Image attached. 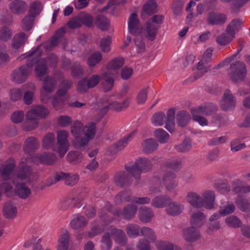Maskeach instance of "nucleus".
<instances>
[{
	"instance_id": "nucleus-1",
	"label": "nucleus",
	"mask_w": 250,
	"mask_h": 250,
	"mask_svg": "<svg viewBox=\"0 0 250 250\" xmlns=\"http://www.w3.org/2000/svg\"><path fill=\"white\" fill-rule=\"evenodd\" d=\"M71 132L74 136V147L81 150H84L90 140L94 138L96 133V124L90 123L83 127L82 123L76 121L71 127Z\"/></svg>"
},
{
	"instance_id": "nucleus-2",
	"label": "nucleus",
	"mask_w": 250,
	"mask_h": 250,
	"mask_svg": "<svg viewBox=\"0 0 250 250\" xmlns=\"http://www.w3.org/2000/svg\"><path fill=\"white\" fill-rule=\"evenodd\" d=\"M30 159L27 158L25 160L26 163L21 162L18 168L17 177L14 178L13 183L15 185V194L20 198L25 199L27 198L31 193V190L25 184L19 183L18 179L25 180L27 179L31 174V167L27 165V163L30 162Z\"/></svg>"
},
{
	"instance_id": "nucleus-3",
	"label": "nucleus",
	"mask_w": 250,
	"mask_h": 250,
	"mask_svg": "<svg viewBox=\"0 0 250 250\" xmlns=\"http://www.w3.org/2000/svg\"><path fill=\"white\" fill-rule=\"evenodd\" d=\"M49 113L46 108L42 105L34 106L26 114V118L22 125L23 130L31 131L37 127L40 118H45Z\"/></svg>"
},
{
	"instance_id": "nucleus-4",
	"label": "nucleus",
	"mask_w": 250,
	"mask_h": 250,
	"mask_svg": "<svg viewBox=\"0 0 250 250\" xmlns=\"http://www.w3.org/2000/svg\"><path fill=\"white\" fill-rule=\"evenodd\" d=\"M175 108H171L167 112V115L163 112H158L152 117V123L155 126H162L166 124L165 128L170 132L174 131L175 128Z\"/></svg>"
},
{
	"instance_id": "nucleus-5",
	"label": "nucleus",
	"mask_w": 250,
	"mask_h": 250,
	"mask_svg": "<svg viewBox=\"0 0 250 250\" xmlns=\"http://www.w3.org/2000/svg\"><path fill=\"white\" fill-rule=\"evenodd\" d=\"M152 163L150 160L146 158H140L137 160L132 167H125V169L136 179L140 178L142 172H147L152 168Z\"/></svg>"
},
{
	"instance_id": "nucleus-6",
	"label": "nucleus",
	"mask_w": 250,
	"mask_h": 250,
	"mask_svg": "<svg viewBox=\"0 0 250 250\" xmlns=\"http://www.w3.org/2000/svg\"><path fill=\"white\" fill-rule=\"evenodd\" d=\"M213 48H208L203 55L200 61L196 65V70L193 73V77L196 80L207 73L211 68V65L210 62L211 61Z\"/></svg>"
},
{
	"instance_id": "nucleus-7",
	"label": "nucleus",
	"mask_w": 250,
	"mask_h": 250,
	"mask_svg": "<svg viewBox=\"0 0 250 250\" xmlns=\"http://www.w3.org/2000/svg\"><path fill=\"white\" fill-rule=\"evenodd\" d=\"M230 79L234 83L243 82L245 80L247 74V70L245 64L241 61H236L230 64L228 70Z\"/></svg>"
},
{
	"instance_id": "nucleus-8",
	"label": "nucleus",
	"mask_w": 250,
	"mask_h": 250,
	"mask_svg": "<svg viewBox=\"0 0 250 250\" xmlns=\"http://www.w3.org/2000/svg\"><path fill=\"white\" fill-rule=\"evenodd\" d=\"M57 84L56 79L52 77H46L43 81L41 91V100L46 103L51 98L50 94L55 90Z\"/></svg>"
},
{
	"instance_id": "nucleus-9",
	"label": "nucleus",
	"mask_w": 250,
	"mask_h": 250,
	"mask_svg": "<svg viewBox=\"0 0 250 250\" xmlns=\"http://www.w3.org/2000/svg\"><path fill=\"white\" fill-rule=\"evenodd\" d=\"M35 65V72L38 77H42L47 73L48 68L46 65V61L44 59H39L38 58H33L28 60L27 66L31 68Z\"/></svg>"
},
{
	"instance_id": "nucleus-10",
	"label": "nucleus",
	"mask_w": 250,
	"mask_h": 250,
	"mask_svg": "<svg viewBox=\"0 0 250 250\" xmlns=\"http://www.w3.org/2000/svg\"><path fill=\"white\" fill-rule=\"evenodd\" d=\"M30 72L31 70L26 63L13 71L11 75L12 79L17 83H22L26 81Z\"/></svg>"
},
{
	"instance_id": "nucleus-11",
	"label": "nucleus",
	"mask_w": 250,
	"mask_h": 250,
	"mask_svg": "<svg viewBox=\"0 0 250 250\" xmlns=\"http://www.w3.org/2000/svg\"><path fill=\"white\" fill-rule=\"evenodd\" d=\"M227 20V17L225 14L211 11L207 15L206 21L210 25H221L225 23Z\"/></svg>"
},
{
	"instance_id": "nucleus-12",
	"label": "nucleus",
	"mask_w": 250,
	"mask_h": 250,
	"mask_svg": "<svg viewBox=\"0 0 250 250\" xmlns=\"http://www.w3.org/2000/svg\"><path fill=\"white\" fill-rule=\"evenodd\" d=\"M72 238L69 231L62 229L58 239L57 250H69L72 244Z\"/></svg>"
},
{
	"instance_id": "nucleus-13",
	"label": "nucleus",
	"mask_w": 250,
	"mask_h": 250,
	"mask_svg": "<svg viewBox=\"0 0 250 250\" xmlns=\"http://www.w3.org/2000/svg\"><path fill=\"white\" fill-rule=\"evenodd\" d=\"M129 172L122 171L116 173L114 176L115 184L120 187H127L131 185L133 179Z\"/></svg>"
},
{
	"instance_id": "nucleus-14",
	"label": "nucleus",
	"mask_w": 250,
	"mask_h": 250,
	"mask_svg": "<svg viewBox=\"0 0 250 250\" xmlns=\"http://www.w3.org/2000/svg\"><path fill=\"white\" fill-rule=\"evenodd\" d=\"M137 210V206L132 204H128L123 208V210H116L114 214L118 217L122 216L125 220H130L134 218Z\"/></svg>"
},
{
	"instance_id": "nucleus-15",
	"label": "nucleus",
	"mask_w": 250,
	"mask_h": 250,
	"mask_svg": "<svg viewBox=\"0 0 250 250\" xmlns=\"http://www.w3.org/2000/svg\"><path fill=\"white\" fill-rule=\"evenodd\" d=\"M235 98L229 89H226L224 93L223 99L221 102V107L224 111L230 110L235 106Z\"/></svg>"
},
{
	"instance_id": "nucleus-16",
	"label": "nucleus",
	"mask_w": 250,
	"mask_h": 250,
	"mask_svg": "<svg viewBox=\"0 0 250 250\" xmlns=\"http://www.w3.org/2000/svg\"><path fill=\"white\" fill-rule=\"evenodd\" d=\"M201 199L203 207L208 209L214 208L215 200V194L214 191L210 190L204 191L201 194Z\"/></svg>"
},
{
	"instance_id": "nucleus-17",
	"label": "nucleus",
	"mask_w": 250,
	"mask_h": 250,
	"mask_svg": "<svg viewBox=\"0 0 250 250\" xmlns=\"http://www.w3.org/2000/svg\"><path fill=\"white\" fill-rule=\"evenodd\" d=\"M117 73L115 71H106L103 74L102 84L104 91L105 92L109 91L112 89L114 86V79L116 76Z\"/></svg>"
},
{
	"instance_id": "nucleus-18",
	"label": "nucleus",
	"mask_w": 250,
	"mask_h": 250,
	"mask_svg": "<svg viewBox=\"0 0 250 250\" xmlns=\"http://www.w3.org/2000/svg\"><path fill=\"white\" fill-rule=\"evenodd\" d=\"M184 208L183 204L177 202L172 201L171 200L165 209V212L168 215L177 216L183 212Z\"/></svg>"
},
{
	"instance_id": "nucleus-19",
	"label": "nucleus",
	"mask_w": 250,
	"mask_h": 250,
	"mask_svg": "<svg viewBox=\"0 0 250 250\" xmlns=\"http://www.w3.org/2000/svg\"><path fill=\"white\" fill-rule=\"evenodd\" d=\"M128 24L129 31L132 35L142 34V30L140 26L139 19L136 13H132L130 15Z\"/></svg>"
},
{
	"instance_id": "nucleus-20",
	"label": "nucleus",
	"mask_w": 250,
	"mask_h": 250,
	"mask_svg": "<svg viewBox=\"0 0 250 250\" xmlns=\"http://www.w3.org/2000/svg\"><path fill=\"white\" fill-rule=\"evenodd\" d=\"M184 239L190 242H193L200 238V232L194 227H188L183 230Z\"/></svg>"
},
{
	"instance_id": "nucleus-21",
	"label": "nucleus",
	"mask_w": 250,
	"mask_h": 250,
	"mask_svg": "<svg viewBox=\"0 0 250 250\" xmlns=\"http://www.w3.org/2000/svg\"><path fill=\"white\" fill-rule=\"evenodd\" d=\"M186 199L187 202L193 207L200 208H203L201 202V196L195 191H190L187 193Z\"/></svg>"
},
{
	"instance_id": "nucleus-22",
	"label": "nucleus",
	"mask_w": 250,
	"mask_h": 250,
	"mask_svg": "<svg viewBox=\"0 0 250 250\" xmlns=\"http://www.w3.org/2000/svg\"><path fill=\"white\" fill-rule=\"evenodd\" d=\"M158 30V27L155 26L154 24L147 21L145 25L143 33L146 39L149 41H153L156 39Z\"/></svg>"
},
{
	"instance_id": "nucleus-23",
	"label": "nucleus",
	"mask_w": 250,
	"mask_h": 250,
	"mask_svg": "<svg viewBox=\"0 0 250 250\" xmlns=\"http://www.w3.org/2000/svg\"><path fill=\"white\" fill-rule=\"evenodd\" d=\"M27 7V4L22 0H14L9 5L10 11L15 14L23 13L26 11Z\"/></svg>"
},
{
	"instance_id": "nucleus-24",
	"label": "nucleus",
	"mask_w": 250,
	"mask_h": 250,
	"mask_svg": "<svg viewBox=\"0 0 250 250\" xmlns=\"http://www.w3.org/2000/svg\"><path fill=\"white\" fill-rule=\"evenodd\" d=\"M110 232L116 243L121 246H125L127 244V238L123 230L115 228L112 229Z\"/></svg>"
},
{
	"instance_id": "nucleus-25",
	"label": "nucleus",
	"mask_w": 250,
	"mask_h": 250,
	"mask_svg": "<svg viewBox=\"0 0 250 250\" xmlns=\"http://www.w3.org/2000/svg\"><path fill=\"white\" fill-rule=\"evenodd\" d=\"M37 159L42 164L51 165L56 162L57 157L55 154L51 152H45L43 154H36L34 159Z\"/></svg>"
},
{
	"instance_id": "nucleus-26",
	"label": "nucleus",
	"mask_w": 250,
	"mask_h": 250,
	"mask_svg": "<svg viewBox=\"0 0 250 250\" xmlns=\"http://www.w3.org/2000/svg\"><path fill=\"white\" fill-rule=\"evenodd\" d=\"M136 133V130L132 131L127 136H125L123 139L113 145L110 148L115 152L123 150L127 145L128 143L133 139Z\"/></svg>"
},
{
	"instance_id": "nucleus-27",
	"label": "nucleus",
	"mask_w": 250,
	"mask_h": 250,
	"mask_svg": "<svg viewBox=\"0 0 250 250\" xmlns=\"http://www.w3.org/2000/svg\"><path fill=\"white\" fill-rule=\"evenodd\" d=\"M171 198L167 195H158L153 198L151 201V206L157 208H163L167 206Z\"/></svg>"
},
{
	"instance_id": "nucleus-28",
	"label": "nucleus",
	"mask_w": 250,
	"mask_h": 250,
	"mask_svg": "<svg viewBox=\"0 0 250 250\" xmlns=\"http://www.w3.org/2000/svg\"><path fill=\"white\" fill-rule=\"evenodd\" d=\"M2 211L4 216L8 219L15 218L17 214V207L11 201L4 203Z\"/></svg>"
},
{
	"instance_id": "nucleus-29",
	"label": "nucleus",
	"mask_w": 250,
	"mask_h": 250,
	"mask_svg": "<svg viewBox=\"0 0 250 250\" xmlns=\"http://www.w3.org/2000/svg\"><path fill=\"white\" fill-rule=\"evenodd\" d=\"M40 145L38 139L34 137H30L25 141L23 150L25 153H30L37 150Z\"/></svg>"
},
{
	"instance_id": "nucleus-30",
	"label": "nucleus",
	"mask_w": 250,
	"mask_h": 250,
	"mask_svg": "<svg viewBox=\"0 0 250 250\" xmlns=\"http://www.w3.org/2000/svg\"><path fill=\"white\" fill-rule=\"evenodd\" d=\"M154 216L152 209L146 206H142L139 209V218L144 223L149 222Z\"/></svg>"
},
{
	"instance_id": "nucleus-31",
	"label": "nucleus",
	"mask_w": 250,
	"mask_h": 250,
	"mask_svg": "<svg viewBox=\"0 0 250 250\" xmlns=\"http://www.w3.org/2000/svg\"><path fill=\"white\" fill-rule=\"evenodd\" d=\"M142 147L144 153L149 154L157 149L158 144L154 139L149 138L146 139L142 142Z\"/></svg>"
},
{
	"instance_id": "nucleus-32",
	"label": "nucleus",
	"mask_w": 250,
	"mask_h": 250,
	"mask_svg": "<svg viewBox=\"0 0 250 250\" xmlns=\"http://www.w3.org/2000/svg\"><path fill=\"white\" fill-rule=\"evenodd\" d=\"M16 166L14 162H11L1 167L0 168V175L1 178L4 180L10 179Z\"/></svg>"
},
{
	"instance_id": "nucleus-33",
	"label": "nucleus",
	"mask_w": 250,
	"mask_h": 250,
	"mask_svg": "<svg viewBox=\"0 0 250 250\" xmlns=\"http://www.w3.org/2000/svg\"><path fill=\"white\" fill-rule=\"evenodd\" d=\"M206 217L205 214L198 211L191 215L190 222L192 225L200 228L206 223Z\"/></svg>"
},
{
	"instance_id": "nucleus-34",
	"label": "nucleus",
	"mask_w": 250,
	"mask_h": 250,
	"mask_svg": "<svg viewBox=\"0 0 250 250\" xmlns=\"http://www.w3.org/2000/svg\"><path fill=\"white\" fill-rule=\"evenodd\" d=\"M87 222L84 217L79 214L73 216L70 222V226L73 229H78L86 226Z\"/></svg>"
},
{
	"instance_id": "nucleus-35",
	"label": "nucleus",
	"mask_w": 250,
	"mask_h": 250,
	"mask_svg": "<svg viewBox=\"0 0 250 250\" xmlns=\"http://www.w3.org/2000/svg\"><path fill=\"white\" fill-rule=\"evenodd\" d=\"M217 108L213 104L207 105L200 106L197 108H193V111L199 114H203L207 116L211 115L216 112Z\"/></svg>"
},
{
	"instance_id": "nucleus-36",
	"label": "nucleus",
	"mask_w": 250,
	"mask_h": 250,
	"mask_svg": "<svg viewBox=\"0 0 250 250\" xmlns=\"http://www.w3.org/2000/svg\"><path fill=\"white\" fill-rule=\"evenodd\" d=\"M134 197L132 195L130 190H125L120 192L115 197L116 204H120L125 202L133 203Z\"/></svg>"
},
{
	"instance_id": "nucleus-37",
	"label": "nucleus",
	"mask_w": 250,
	"mask_h": 250,
	"mask_svg": "<svg viewBox=\"0 0 250 250\" xmlns=\"http://www.w3.org/2000/svg\"><path fill=\"white\" fill-rule=\"evenodd\" d=\"M56 137L54 133L48 132L42 139V147L46 149L52 148L55 145Z\"/></svg>"
},
{
	"instance_id": "nucleus-38",
	"label": "nucleus",
	"mask_w": 250,
	"mask_h": 250,
	"mask_svg": "<svg viewBox=\"0 0 250 250\" xmlns=\"http://www.w3.org/2000/svg\"><path fill=\"white\" fill-rule=\"evenodd\" d=\"M190 119L189 114L185 111L181 110L177 112L176 115V121L178 125L184 127L188 124Z\"/></svg>"
},
{
	"instance_id": "nucleus-39",
	"label": "nucleus",
	"mask_w": 250,
	"mask_h": 250,
	"mask_svg": "<svg viewBox=\"0 0 250 250\" xmlns=\"http://www.w3.org/2000/svg\"><path fill=\"white\" fill-rule=\"evenodd\" d=\"M28 36L23 32L16 34L12 40V46L15 49H18L24 44L27 40Z\"/></svg>"
},
{
	"instance_id": "nucleus-40",
	"label": "nucleus",
	"mask_w": 250,
	"mask_h": 250,
	"mask_svg": "<svg viewBox=\"0 0 250 250\" xmlns=\"http://www.w3.org/2000/svg\"><path fill=\"white\" fill-rule=\"evenodd\" d=\"M242 21L239 19H234L228 25L226 28V32L227 34H231L232 37L234 36L237 31L240 28Z\"/></svg>"
},
{
	"instance_id": "nucleus-41",
	"label": "nucleus",
	"mask_w": 250,
	"mask_h": 250,
	"mask_svg": "<svg viewBox=\"0 0 250 250\" xmlns=\"http://www.w3.org/2000/svg\"><path fill=\"white\" fill-rule=\"evenodd\" d=\"M157 12V4L155 0H148L142 8V12L152 15Z\"/></svg>"
},
{
	"instance_id": "nucleus-42",
	"label": "nucleus",
	"mask_w": 250,
	"mask_h": 250,
	"mask_svg": "<svg viewBox=\"0 0 250 250\" xmlns=\"http://www.w3.org/2000/svg\"><path fill=\"white\" fill-rule=\"evenodd\" d=\"M95 24L102 31H106L109 29L110 22L109 20L105 16L99 15L96 18Z\"/></svg>"
},
{
	"instance_id": "nucleus-43",
	"label": "nucleus",
	"mask_w": 250,
	"mask_h": 250,
	"mask_svg": "<svg viewBox=\"0 0 250 250\" xmlns=\"http://www.w3.org/2000/svg\"><path fill=\"white\" fill-rule=\"evenodd\" d=\"M67 160L73 165H76L81 163L83 159V156L81 153L77 151H71L67 155Z\"/></svg>"
},
{
	"instance_id": "nucleus-44",
	"label": "nucleus",
	"mask_w": 250,
	"mask_h": 250,
	"mask_svg": "<svg viewBox=\"0 0 250 250\" xmlns=\"http://www.w3.org/2000/svg\"><path fill=\"white\" fill-rule=\"evenodd\" d=\"M103 59V55L100 52L97 51L91 54L88 58L87 64L90 67L95 66L100 63Z\"/></svg>"
},
{
	"instance_id": "nucleus-45",
	"label": "nucleus",
	"mask_w": 250,
	"mask_h": 250,
	"mask_svg": "<svg viewBox=\"0 0 250 250\" xmlns=\"http://www.w3.org/2000/svg\"><path fill=\"white\" fill-rule=\"evenodd\" d=\"M235 204L240 210L246 212L250 211V202L248 199L239 197L236 200Z\"/></svg>"
},
{
	"instance_id": "nucleus-46",
	"label": "nucleus",
	"mask_w": 250,
	"mask_h": 250,
	"mask_svg": "<svg viewBox=\"0 0 250 250\" xmlns=\"http://www.w3.org/2000/svg\"><path fill=\"white\" fill-rule=\"evenodd\" d=\"M124 64V60L122 58H117L111 61L107 65V71H115L121 68Z\"/></svg>"
},
{
	"instance_id": "nucleus-47",
	"label": "nucleus",
	"mask_w": 250,
	"mask_h": 250,
	"mask_svg": "<svg viewBox=\"0 0 250 250\" xmlns=\"http://www.w3.org/2000/svg\"><path fill=\"white\" fill-rule=\"evenodd\" d=\"M42 9V5L41 1L36 0L30 4L29 12V16H33L34 18L38 15Z\"/></svg>"
},
{
	"instance_id": "nucleus-48",
	"label": "nucleus",
	"mask_w": 250,
	"mask_h": 250,
	"mask_svg": "<svg viewBox=\"0 0 250 250\" xmlns=\"http://www.w3.org/2000/svg\"><path fill=\"white\" fill-rule=\"evenodd\" d=\"M73 85V82L70 80L63 81L60 84V88L57 90V95L59 96H64L69 89Z\"/></svg>"
},
{
	"instance_id": "nucleus-49",
	"label": "nucleus",
	"mask_w": 250,
	"mask_h": 250,
	"mask_svg": "<svg viewBox=\"0 0 250 250\" xmlns=\"http://www.w3.org/2000/svg\"><path fill=\"white\" fill-rule=\"evenodd\" d=\"M176 150L181 153L188 152L191 148V142L190 139L186 138L179 145L175 146Z\"/></svg>"
},
{
	"instance_id": "nucleus-50",
	"label": "nucleus",
	"mask_w": 250,
	"mask_h": 250,
	"mask_svg": "<svg viewBox=\"0 0 250 250\" xmlns=\"http://www.w3.org/2000/svg\"><path fill=\"white\" fill-rule=\"evenodd\" d=\"M111 233L106 232L102 237L101 242L103 250H110L112 246V241Z\"/></svg>"
},
{
	"instance_id": "nucleus-51",
	"label": "nucleus",
	"mask_w": 250,
	"mask_h": 250,
	"mask_svg": "<svg viewBox=\"0 0 250 250\" xmlns=\"http://www.w3.org/2000/svg\"><path fill=\"white\" fill-rule=\"evenodd\" d=\"M154 135L158 141L162 144L167 143L169 138V135L162 128L155 130Z\"/></svg>"
},
{
	"instance_id": "nucleus-52",
	"label": "nucleus",
	"mask_w": 250,
	"mask_h": 250,
	"mask_svg": "<svg viewBox=\"0 0 250 250\" xmlns=\"http://www.w3.org/2000/svg\"><path fill=\"white\" fill-rule=\"evenodd\" d=\"M134 42L136 47L137 52L142 53L146 51V45L142 34L134 35Z\"/></svg>"
},
{
	"instance_id": "nucleus-53",
	"label": "nucleus",
	"mask_w": 250,
	"mask_h": 250,
	"mask_svg": "<svg viewBox=\"0 0 250 250\" xmlns=\"http://www.w3.org/2000/svg\"><path fill=\"white\" fill-rule=\"evenodd\" d=\"M125 230L129 237L135 238L139 235L140 229L136 224H129L126 226Z\"/></svg>"
},
{
	"instance_id": "nucleus-54",
	"label": "nucleus",
	"mask_w": 250,
	"mask_h": 250,
	"mask_svg": "<svg viewBox=\"0 0 250 250\" xmlns=\"http://www.w3.org/2000/svg\"><path fill=\"white\" fill-rule=\"evenodd\" d=\"M71 75L73 78H80L83 75V68L81 63L76 62L71 67Z\"/></svg>"
},
{
	"instance_id": "nucleus-55",
	"label": "nucleus",
	"mask_w": 250,
	"mask_h": 250,
	"mask_svg": "<svg viewBox=\"0 0 250 250\" xmlns=\"http://www.w3.org/2000/svg\"><path fill=\"white\" fill-rule=\"evenodd\" d=\"M35 18L33 16L27 15L22 20L21 26L22 29L25 31L30 30L33 25Z\"/></svg>"
},
{
	"instance_id": "nucleus-56",
	"label": "nucleus",
	"mask_w": 250,
	"mask_h": 250,
	"mask_svg": "<svg viewBox=\"0 0 250 250\" xmlns=\"http://www.w3.org/2000/svg\"><path fill=\"white\" fill-rule=\"evenodd\" d=\"M68 173H65L63 172H57L55 174L54 179H49L46 183V186L50 187L55 184L57 182L63 180L64 182L67 177Z\"/></svg>"
},
{
	"instance_id": "nucleus-57",
	"label": "nucleus",
	"mask_w": 250,
	"mask_h": 250,
	"mask_svg": "<svg viewBox=\"0 0 250 250\" xmlns=\"http://www.w3.org/2000/svg\"><path fill=\"white\" fill-rule=\"evenodd\" d=\"M13 32L10 28L3 26L0 28V40L7 42L11 39Z\"/></svg>"
},
{
	"instance_id": "nucleus-58",
	"label": "nucleus",
	"mask_w": 250,
	"mask_h": 250,
	"mask_svg": "<svg viewBox=\"0 0 250 250\" xmlns=\"http://www.w3.org/2000/svg\"><path fill=\"white\" fill-rule=\"evenodd\" d=\"M167 166L174 170H179L182 167V160L179 158H174L166 162Z\"/></svg>"
},
{
	"instance_id": "nucleus-59",
	"label": "nucleus",
	"mask_w": 250,
	"mask_h": 250,
	"mask_svg": "<svg viewBox=\"0 0 250 250\" xmlns=\"http://www.w3.org/2000/svg\"><path fill=\"white\" fill-rule=\"evenodd\" d=\"M129 104V102L127 100H124L122 103L113 102L109 104L110 109L119 112L127 108Z\"/></svg>"
},
{
	"instance_id": "nucleus-60",
	"label": "nucleus",
	"mask_w": 250,
	"mask_h": 250,
	"mask_svg": "<svg viewBox=\"0 0 250 250\" xmlns=\"http://www.w3.org/2000/svg\"><path fill=\"white\" fill-rule=\"evenodd\" d=\"M73 207V200L69 198L63 199L59 204V209L63 211L71 209Z\"/></svg>"
},
{
	"instance_id": "nucleus-61",
	"label": "nucleus",
	"mask_w": 250,
	"mask_h": 250,
	"mask_svg": "<svg viewBox=\"0 0 250 250\" xmlns=\"http://www.w3.org/2000/svg\"><path fill=\"white\" fill-rule=\"evenodd\" d=\"M158 250H181V248L166 241L159 242L157 245Z\"/></svg>"
},
{
	"instance_id": "nucleus-62",
	"label": "nucleus",
	"mask_w": 250,
	"mask_h": 250,
	"mask_svg": "<svg viewBox=\"0 0 250 250\" xmlns=\"http://www.w3.org/2000/svg\"><path fill=\"white\" fill-rule=\"evenodd\" d=\"M225 223L228 226L232 228H239L241 225L240 220L235 216L231 215L225 219Z\"/></svg>"
},
{
	"instance_id": "nucleus-63",
	"label": "nucleus",
	"mask_w": 250,
	"mask_h": 250,
	"mask_svg": "<svg viewBox=\"0 0 250 250\" xmlns=\"http://www.w3.org/2000/svg\"><path fill=\"white\" fill-rule=\"evenodd\" d=\"M148 89L149 86H147L139 91L136 97V102L138 104H143L145 103L147 99Z\"/></svg>"
},
{
	"instance_id": "nucleus-64",
	"label": "nucleus",
	"mask_w": 250,
	"mask_h": 250,
	"mask_svg": "<svg viewBox=\"0 0 250 250\" xmlns=\"http://www.w3.org/2000/svg\"><path fill=\"white\" fill-rule=\"evenodd\" d=\"M111 42V38L106 36L101 40L100 46L101 50L104 52H108L110 50V45Z\"/></svg>"
}]
</instances>
